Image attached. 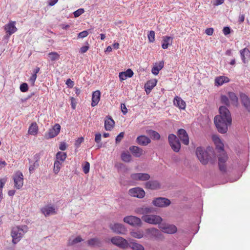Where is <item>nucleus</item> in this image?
Returning a JSON list of instances; mask_svg holds the SVG:
<instances>
[{"instance_id":"dca6fc26","label":"nucleus","mask_w":250,"mask_h":250,"mask_svg":"<svg viewBox=\"0 0 250 250\" xmlns=\"http://www.w3.org/2000/svg\"><path fill=\"white\" fill-rule=\"evenodd\" d=\"M146 233L149 236V238L151 239H158L160 238L161 236V232L156 229L151 228L148 229L146 230Z\"/></svg>"},{"instance_id":"603ef678","label":"nucleus","mask_w":250,"mask_h":250,"mask_svg":"<svg viewBox=\"0 0 250 250\" xmlns=\"http://www.w3.org/2000/svg\"><path fill=\"white\" fill-rule=\"evenodd\" d=\"M88 35V33L87 31L84 30L83 31L80 33H79L78 35V38H83L84 37H86Z\"/></svg>"},{"instance_id":"6ab92c4d","label":"nucleus","mask_w":250,"mask_h":250,"mask_svg":"<svg viewBox=\"0 0 250 250\" xmlns=\"http://www.w3.org/2000/svg\"><path fill=\"white\" fill-rule=\"evenodd\" d=\"M145 187L147 189L156 190L160 188V184L157 180H150L145 183Z\"/></svg>"},{"instance_id":"c9c22d12","label":"nucleus","mask_w":250,"mask_h":250,"mask_svg":"<svg viewBox=\"0 0 250 250\" xmlns=\"http://www.w3.org/2000/svg\"><path fill=\"white\" fill-rule=\"evenodd\" d=\"M66 153L65 152L59 151L56 155V160L59 162L63 163L66 158Z\"/></svg>"},{"instance_id":"7ed1b4c3","label":"nucleus","mask_w":250,"mask_h":250,"mask_svg":"<svg viewBox=\"0 0 250 250\" xmlns=\"http://www.w3.org/2000/svg\"><path fill=\"white\" fill-rule=\"evenodd\" d=\"M28 229V228L26 225L13 227L11 233L13 239V243L14 244H17L19 242L23 235L27 231Z\"/></svg>"},{"instance_id":"5fc2aeb1","label":"nucleus","mask_w":250,"mask_h":250,"mask_svg":"<svg viewBox=\"0 0 250 250\" xmlns=\"http://www.w3.org/2000/svg\"><path fill=\"white\" fill-rule=\"evenodd\" d=\"M220 171L225 172L226 171V166L225 163H218Z\"/></svg>"},{"instance_id":"4be33fe9","label":"nucleus","mask_w":250,"mask_h":250,"mask_svg":"<svg viewBox=\"0 0 250 250\" xmlns=\"http://www.w3.org/2000/svg\"><path fill=\"white\" fill-rule=\"evenodd\" d=\"M240 55L243 62L245 63H247L250 59V51L249 49L247 48H245L241 50L240 51Z\"/></svg>"},{"instance_id":"2f4dec72","label":"nucleus","mask_w":250,"mask_h":250,"mask_svg":"<svg viewBox=\"0 0 250 250\" xmlns=\"http://www.w3.org/2000/svg\"><path fill=\"white\" fill-rule=\"evenodd\" d=\"M38 132V126L36 122L32 123L28 128V133L32 135H36Z\"/></svg>"},{"instance_id":"9d476101","label":"nucleus","mask_w":250,"mask_h":250,"mask_svg":"<svg viewBox=\"0 0 250 250\" xmlns=\"http://www.w3.org/2000/svg\"><path fill=\"white\" fill-rule=\"evenodd\" d=\"M14 182V186L17 189H20L23 184V176L22 173L20 171H17L13 177Z\"/></svg>"},{"instance_id":"4d7b16f0","label":"nucleus","mask_w":250,"mask_h":250,"mask_svg":"<svg viewBox=\"0 0 250 250\" xmlns=\"http://www.w3.org/2000/svg\"><path fill=\"white\" fill-rule=\"evenodd\" d=\"M124 72H125L128 78L132 77L134 74L133 71L130 68L127 69L126 71Z\"/></svg>"},{"instance_id":"7c9ffc66","label":"nucleus","mask_w":250,"mask_h":250,"mask_svg":"<svg viewBox=\"0 0 250 250\" xmlns=\"http://www.w3.org/2000/svg\"><path fill=\"white\" fill-rule=\"evenodd\" d=\"M172 43V38L169 36L163 37L162 47L164 49H167L168 45H171Z\"/></svg>"},{"instance_id":"37998d69","label":"nucleus","mask_w":250,"mask_h":250,"mask_svg":"<svg viewBox=\"0 0 250 250\" xmlns=\"http://www.w3.org/2000/svg\"><path fill=\"white\" fill-rule=\"evenodd\" d=\"M221 102L222 104H225L228 106H229L230 105V103L229 101V98L226 95L221 96Z\"/></svg>"},{"instance_id":"393cba45","label":"nucleus","mask_w":250,"mask_h":250,"mask_svg":"<svg viewBox=\"0 0 250 250\" xmlns=\"http://www.w3.org/2000/svg\"><path fill=\"white\" fill-rule=\"evenodd\" d=\"M87 243L89 246L94 247H102L103 244L102 241L98 238L90 239Z\"/></svg>"},{"instance_id":"ddd939ff","label":"nucleus","mask_w":250,"mask_h":250,"mask_svg":"<svg viewBox=\"0 0 250 250\" xmlns=\"http://www.w3.org/2000/svg\"><path fill=\"white\" fill-rule=\"evenodd\" d=\"M61 130V126L59 124H55L53 127L49 129L47 133L45 134L46 139H50L56 136L60 132Z\"/></svg>"},{"instance_id":"4c0bfd02","label":"nucleus","mask_w":250,"mask_h":250,"mask_svg":"<svg viewBox=\"0 0 250 250\" xmlns=\"http://www.w3.org/2000/svg\"><path fill=\"white\" fill-rule=\"evenodd\" d=\"M122 160L126 163H129L131 160V155L128 153L123 152L121 154Z\"/></svg>"},{"instance_id":"f257e3e1","label":"nucleus","mask_w":250,"mask_h":250,"mask_svg":"<svg viewBox=\"0 0 250 250\" xmlns=\"http://www.w3.org/2000/svg\"><path fill=\"white\" fill-rule=\"evenodd\" d=\"M220 115H216L214 119V124L218 131L221 133H225L228 130V125L231 124V117L229 109L224 106L219 108Z\"/></svg>"},{"instance_id":"ea45409f","label":"nucleus","mask_w":250,"mask_h":250,"mask_svg":"<svg viewBox=\"0 0 250 250\" xmlns=\"http://www.w3.org/2000/svg\"><path fill=\"white\" fill-rule=\"evenodd\" d=\"M48 55L50 60L51 61H57L60 58V55L56 52H52L49 53Z\"/></svg>"},{"instance_id":"bf43d9fd","label":"nucleus","mask_w":250,"mask_h":250,"mask_svg":"<svg viewBox=\"0 0 250 250\" xmlns=\"http://www.w3.org/2000/svg\"><path fill=\"white\" fill-rule=\"evenodd\" d=\"M101 141V134L100 133L95 134V141L96 143L99 144Z\"/></svg>"},{"instance_id":"de8ad7c7","label":"nucleus","mask_w":250,"mask_h":250,"mask_svg":"<svg viewBox=\"0 0 250 250\" xmlns=\"http://www.w3.org/2000/svg\"><path fill=\"white\" fill-rule=\"evenodd\" d=\"M84 12V10L83 8H80L76 11H75L74 13V16L75 18L79 17L80 15H81L82 14H83Z\"/></svg>"},{"instance_id":"338daca9","label":"nucleus","mask_w":250,"mask_h":250,"mask_svg":"<svg viewBox=\"0 0 250 250\" xmlns=\"http://www.w3.org/2000/svg\"><path fill=\"white\" fill-rule=\"evenodd\" d=\"M159 69L156 67V66H154L151 70L152 73L155 75L159 73Z\"/></svg>"},{"instance_id":"13d9d810","label":"nucleus","mask_w":250,"mask_h":250,"mask_svg":"<svg viewBox=\"0 0 250 250\" xmlns=\"http://www.w3.org/2000/svg\"><path fill=\"white\" fill-rule=\"evenodd\" d=\"M84 141V139L83 137H80L78 138V139L75 142V146L78 147L80 146L81 144L83 143Z\"/></svg>"},{"instance_id":"bb28decb","label":"nucleus","mask_w":250,"mask_h":250,"mask_svg":"<svg viewBox=\"0 0 250 250\" xmlns=\"http://www.w3.org/2000/svg\"><path fill=\"white\" fill-rule=\"evenodd\" d=\"M129 149L132 154L136 157H140L143 153V149L137 146H131Z\"/></svg>"},{"instance_id":"09e8293b","label":"nucleus","mask_w":250,"mask_h":250,"mask_svg":"<svg viewBox=\"0 0 250 250\" xmlns=\"http://www.w3.org/2000/svg\"><path fill=\"white\" fill-rule=\"evenodd\" d=\"M90 164L88 162H85L83 167V171L85 174H87L89 172Z\"/></svg>"},{"instance_id":"9b49d317","label":"nucleus","mask_w":250,"mask_h":250,"mask_svg":"<svg viewBox=\"0 0 250 250\" xmlns=\"http://www.w3.org/2000/svg\"><path fill=\"white\" fill-rule=\"evenodd\" d=\"M109 227L114 232L118 234H125L127 231L124 225L119 223L111 224Z\"/></svg>"},{"instance_id":"f8f14e48","label":"nucleus","mask_w":250,"mask_h":250,"mask_svg":"<svg viewBox=\"0 0 250 250\" xmlns=\"http://www.w3.org/2000/svg\"><path fill=\"white\" fill-rule=\"evenodd\" d=\"M150 178V175L146 173H136L130 175V178L134 181H146Z\"/></svg>"},{"instance_id":"b1692460","label":"nucleus","mask_w":250,"mask_h":250,"mask_svg":"<svg viewBox=\"0 0 250 250\" xmlns=\"http://www.w3.org/2000/svg\"><path fill=\"white\" fill-rule=\"evenodd\" d=\"M101 97V92L99 90L93 92L92 96L91 106L94 107L99 103Z\"/></svg>"},{"instance_id":"864d4df0","label":"nucleus","mask_w":250,"mask_h":250,"mask_svg":"<svg viewBox=\"0 0 250 250\" xmlns=\"http://www.w3.org/2000/svg\"><path fill=\"white\" fill-rule=\"evenodd\" d=\"M82 241V238L80 236H78V237L75 238L74 239H73L72 240V241H71V242H69V243L71 245H74V244L78 243L81 242Z\"/></svg>"},{"instance_id":"052dcab7","label":"nucleus","mask_w":250,"mask_h":250,"mask_svg":"<svg viewBox=\"0 0 250 250\" xmlns=\"http://www.w3.org/2000/svg\"><path fill=\"white\" fill-rule=\"evenodd\" d=\"M119 77L121 81L125 80L128 78L125 72H120Z\"/></svg>"},{"instance_id":"423d86ee","label":"nucleus","mask_w":250,"mask_h":250,"mask_svg":"<svg viewBox=\"0 0 250 250\" xmlns=\"http://www.w3.org/2000/svg\"><path fill=\"white\" fill-rule=\"evenodd\" d=\"M142 219L145 222L152 224L157 225L160 224L162 221V218L157 215H143Z\"/></svg>"},{"instance_id":"1a4fd4ad","label":"nucleus","mask_w":250,"mask_h":250,"mask_svg":"<svg viewBox=\"0 0 250 250\" xmlns=\"http://www.w3.org/2000/svg\"><path fill=\"white\" fill-rule=\"evenodd\" d=\"M156 209L152 207L143 206L135 209V212L138 214L143 215H149V214L155 212Z\"/></svg>"},{"instance_id":"c756f323","label":"nucleus","mask_w":250,"mask_h":250,"mask_svg":"<svg viewBox=\"0 0 250 250\" xmlns=\"http://www.w3.org/2000/svg\"><path fill=\"white\" fill-rule=\"evenodd\" d=\"M229 79L226 76H221L218 77H216L215 79V85L220 86L222 85L224 83H227L229 82Z\"/></svg>"},{"instance_id":"a878e982","label":"nucleus","mask_w":250,"mask_h":250,"mask_svg":"<svg viewBox=\"0 0 250 250\" xmlns=\"http://www.w3.org/2000/svg\"><path fill=\"white\" fill-rule=\"evenodd\" d=\"M162 229L163 232L169 234L174 233L177 231V228L173 225H166Z\"/></svg>"},{"instance_id":"69168bd1","label":"nucleus","mask_w":250,"mask_h":250,"mask_svg":"<svg viewBox=\"0 0 250 250\" xmlns=\"http://www.w3.org/2000/svg\"><path fill=\"white\" fill-rule=\"evenodd\" d=\"M205 33L207 35L211 36L213 33V29L212 28H207L205 31Z\"/></svg>"},{"instance_id":"3c124183","label":"nucleus","mask_w":250,"mask_h":250,"mask_svg":"<svg viewBox=\"0 0 250 250\" xmlns=\"http://www.w3.org/2000/svg\"><path fill=\"white\" fill-rule=\"evenodd\" d=\"M124 132H122L119 133V134L116 137V143L118 144L119 143L121 140L123 139L124 136Z\"/></svg>"},{"instance_id":"6e6552de","label":"nucleus","mask_w":250,"mask_h":250,"mask_svg":"<svg viewBox=\"0 0 250 250\" xmlns=\"http://www.w3.org/2000/svg\"><path fill=\"white\" fill-rule=\"evenodd\" d=\"M152 203L154 206L164 208L167 207L170 204V201L164 197H158L154 199Z\"/></svg>"},{"instance_id":"c03bdc74","label":"nucleus","mask_w":250,"mask_h":250,"mask_svg":"<svg viewBox=\"0 0 250 250\" xmlns=\"http://www.w3.org/2000/svg\"><path fill=\"white\" fill-rule=\"evenodd\" d=\"M39 166V163H37V162H35L31 165L30 166H29V172L30 173H33L34 171V170L38 168V167Z\"/></svg>"},{"instance_id":"5701e85b","label":"nucleus","mask_w":250,"mask_h":250,"mask_svg":"<svg viewBox=\"0 0 250 250\" xmlns=\"http://www.w3.org/2000/svg\"><path fill=\"white\" fill-rule=\"evenodd\" d=\"M157 80L155 79L148 81L145 85V88L146 93L149 94L151 90L156 85Z\"/></svg>"},{"instance_id":"4468645a","label":"nucleus","mask_w":250,"mask_h":250,"mask_svg":"<svg viewBox=\"0 0 250 250\" xmlns=\"http://www.w3.org/2000/svg\"><path fill=\"white\" fill-rule=\"evenodd\" d=\"M129 194L131 196L142 198L145 196V191L140 188H134L129 190Z\"/></svg>"},{"instance_id":"f3484780","label":"nucleus","mask_w":250,"mask_h":250,"mask_svg":"<svg viewBox=\"0 0 250 250\" xmlns=\"http://www.w3.org/2000/svg\"><path fill=\"white\" fill-rule=\"evenodd\" d=\"M241 102L245 107V109L250 112V99L245 93H241L240 94Z\"/></svg>"},{"instance_id":"6e6d98bb","label":"nucleus","mask_w":250,"mask_h":250,"mask_svg":"<svg viewBox=\"0 0 250 250\" xmlns=\"http://www.w3.org/2000/svg\"><path fill=\"white\" fill-rule=\"evenodd\" d=\"M37 76L36 74H33L29 79L30 82L31 83L33 86L35 84V81L37 79Z\"/></svg>"},{"instance_id":"8fccbe9b","label":"nucleus","mask_w":250,"mask_h":250,"mask_svg":"<svg viewBox=\"0 0 250 250\" xmlns=\"http://www.w3.org/2000/svg\"><path fill=\"white\" fill-rule=\"evenodd\" d=\"M43 154V151H41L38 153H36L34 156V159L35 160V162L39 163V161L41 158V156Z\"/></svg>"},{"instance_id":"473e14b6","label":"nucleus","mask_w":250,"mask_h":250,"mask_svg":"<svg viewBox=\"0 0 250 250\" xmlns=\"http://www.w3.org/2000/svg\"><path fill=\"white\" fill-rule=\"evenodd\" d=\"M213 139L214 141L215 144H216V148L220 152H224V145L223 143L221 142L220 139L219 138H216L215 139V137H213Z\"/></svg>"},{"instance_id":"680f3d73","label":"nucleus","mask_w":250,"mask_h":250,"mask_svg":"<svg viewBox=\"0 0 250 250\" xmlns=\"http://www.w3.org/2000/svg\"><path fill=\"white\" fill-rule=\"evenodd\" d=\"M69 87H73L74 85V83L70 79H68L65 83Z\"/></svg>"},{"instance_id":"f704fd0d","label":"nucleus","mask_w":250,"mask_h":250,"mask_svg":"<svg viewBox=\"0 0 250 250\" xmlns=\"http://www.w3.org/2000/svg\"><path fill=\"white\" fill-rule=\"evenodd\" d=\"M128 248H130L133 250H145L143 245L135 242L129 243Z\"/></svg>"},{"instance_id":"72a5a7b5","label":"nucleus","mask_w":250,"mask_h":250,"mask_svg":"<svg viewBox=\"0 0 250 250\" xmlns=\"http://www.w3.org/2000/svg\"><path fill=\"white\" fill-rule=\"evenodd\" d=\"M228 96L231 101L232 104L235 106H237L238 104V98L236 95L233 92H229L228 93Z\"/></svg>"},{"instance_id":"e433bc0d","label":"nucleus","mask_w":250,"mask_h":250,"mask_svg":"<svg viewBox=\"0 0 250 250\" xmlns=\"http://www.w3.org/2000/svg\"><path fill=\"white\" fill-rule=\"evenodd\" d=\"M147 132L150 137L153 140H158L160 139V135L154 130H149L147 131Z\"/></svg>"},{"instance_id":"f03ea898","label":"nucleus","mask_w":250,"mask_h":250,"mask_svg":"<svg viewBox=\"0 0 250 250\" xmlns=\"http://www.w3.org/2000/svg\"><path fill=\"white\" fill-rule=\"evenodd\" d=\"M196 155L203 165L207 164L209 161L213 163L212 157H215L213 149L210 147L206 149L201 146L198 147L196 150Z\"/></svg>"},{"instance_id":"2eb2a0df","label":"nucleus","mask_w":250,"mask_h":250,"mask_svg":"<svg viewBox=\"0 0 250 250\" xmlns=\"http://www.w3.org/2000/svg\"><path fill=\"white\" fill-rule=\"evenodd\" d=\"M177 135L180 140L185 145H188L189 144V138L186 131L184 129H179L177 131Z\"/></svg>"},{"instance_id":"58836bf2","label":"nucleus","mask_w":250,"mask_h":250,"mask_svg":"<svg viewBox=\"0 0 250 250\" xmlns=\"http://www.w3.org/2000/svg\"><path fill=\"white\" fill-rule=\"evenodd\" d=\"M131 236L133 237L140 239L143 237L144 232L142 230H138L136 231H132L130 232Z\"/></svg>"},{"instance_id":"aec40b11","label":"nucleus","mask_w":250,"mask_h":250,"mask_svg":"<svg viewBox=\"0 0 250 250\" xmlns=\"http://www.w3.org/2000/svg\"><path fill=\"white\" fill-rule=\"evenodd\" d=\"M41 211L45 216L56 214L54 207L50 205H47L42 208Z\"/></svg>"},{"instance_id":"a211bd4d","label":"nucleus","mask_w":250,"mask_h":250,"mask_svg":"<svg viewBox=\"0 0 250 250\" xmlns=\"http://www.w3.org/2000/svg\"><path fill=\"white\" fill-rule=\"evenodd\" d=\"M15 24V21H11L4 26V30L6 33L8 34V36H10L17 31Z\"/></svg>"},{"instance_id":"a19ab883","label":"nucleus","mask_w":250,"mask_h":250,"mask_svg":"<svg viewBox=\"0 0 250 250\" xmlns=\"http://www.w3.org/2000/svg\"><path fill=\"white\" fill-rule=\"evenodd\" d=\"M228 160V156L225 152H222L218 156V163H226Z\"/></svg>"},{"instance_id":"412c9836","label":"nucleus","mask_w":250,"mask_h":250,"mask_svg":"<svg viewBox=\"0 0 250 250\" xmlns=\"http://www.w3.org/2000/svg\"><path fill=\"white\" fill-rule=\"evenodd\" d=\"M136 142L140 146H146L151 142V140L145 135H140L137 138Z\"/></svg>"},{"instance_id":"cd10ccee","label":"nucleus","mask_w":250,"mask_h":250,"mask_svg":"<svg viewBox=\"0 0 250 250\" xmlns=\"http://www.w3.org/2000/svg\"><path fill=\"white\" fill-rule=\"evenodd\" d=\"M174 105L179 108L184 109L186 107V103L180 97L176 96L173 100Z\"/></svg>"},{"instance_id":"774afa93","label":"nucleus","mask_w":250,"mask_h":250,"mask_svg":"<svg viewBox=\"0 0 250 250\" xmlns=\"http://www.w3.org/2000/svg\"><path fill=\"white\" fill-rule=\"evenodd\" d=\"M89 49L88 46H83L80 48V52L81 53H85Z\"/></svg>"},{"instance_id":"0eeeda50","label":"nucleus","mask_w":250,"mask_h":250,"mask_svg":"<svg viewBox=\"0 0 250 250\" xmlns=\"http://www.w3.org/2000/svg\"><path fill=\"white\" fill-rule=\"evenodd\" d=\"M124 221L133 227H141L142 225V222L140 218L132 215L124 217Z\"/></svg>"},{"instance_id":"e2e57ef3","label":"nucleus","mask_w":250,"mask_h":250,"mask_svg":"<svg viewBox=\"0 0 250 250\" xmlns=\"http://www.w3.org/2000/svg\"><path fill=\"white\" fill-rule=\"evenodd\" d=\"M223 33L225 35H227L230 33V28L229 27L226 26L223 29Z\"/></svg>"},{"instance_id":"79ce46f5","label":"nucleus","mask_w":250,"mask_h":250,"mask_svg":"<svg viewBox=\"0 0 250 250\" xmlns=\"http://www.w3.org/2000/svg\"><path fill=\"white\" fill-rule=\"evenodd\" d=\"M62 163L59 162L58 161H55L54 164V168L53 170L55 174H57L61 168V166H62Z\"/></svg>"},{"instance_id":"20e7f679","label":"nucleus","mask_w":250,"mask_h":250,"mask_svg":"<svg viewBox=\"0 0 250 250\" xmlns=\"http://www.w3.org/2000/svg\"><path fill=\"white\" fill-rule=\"evenodd\" d=\"M168 141L172 149L175 152H178L181 148L179 138L175 135L170 134L168 136Z\"/></svg>"},{"instance_id":"49530a36","label":"nucleus","mask_w":250,"mask_h":250,"mask_svg":"<svg viewBox=\"0 0 250 250\" xmlns=\"http://www.w3.org/2000/svg\"><path fill=\"white\" fill-rule=\"evenodd\" d=\"M148 38L150 42H153L155 41V32L153 31H150L148 34Z\"/></svg>"},{"instance_id":"39448f33","label":"nucleus","mask_w":250,"mask_h":250,"mask_svg":"<svg viewBox=\"0 0 250 250\" xmlns=\"http://www.w3.org/2000/svg\"><path fill=\"white\" fill-rule=\"evenodd\" d=\"M111 243L120 248L125 249L128 248L129 243L121 236H115L111 239Z\"/></svg>"},{"instance_id":"0e129e2a","label":"nucleus","mask_w":250,"mask_h":250,"mask_svg":"<svg viewBox=\"0 0 250 250\" xmlns=\"http://www.w3.org/2000/svg\"><path fill=\"white\" fill-rule=\"evenodd\" d=\"M121 107L122 111L123 114L124 115L126 114V113L127 112V108L126 107L125 104H121Z\"/></svg>"},{"instance_id":"a18cd8bd","label":"nucleus","mask_w":250,"mask_h":250,"mask_svg":"<svg viewBox=\"0 0 250 250\" xmlns=\"http://www.w3.org/2000/svg\"><path fill=\"white\" fill-rule=\"evenodd\" d=\"M20 90L22 92H26L28 90V85L27 83H21L20 86Z\"/></svg>"},{"instance_id":"c85d7f7f","label":"nucleus","mask_w":250,"mask_h":250,"mask_svg":"<svg viewBox=\"0 0 250 250\" xmlns=\"http://www.w3.org/2000/svg\"><path fill=\"white\" fill-rule=\"evenodd\" d=\"M115 122L111 117H108L104 121V127L106 130H111L114 126Z\"/></svg>"}]
</instances>
